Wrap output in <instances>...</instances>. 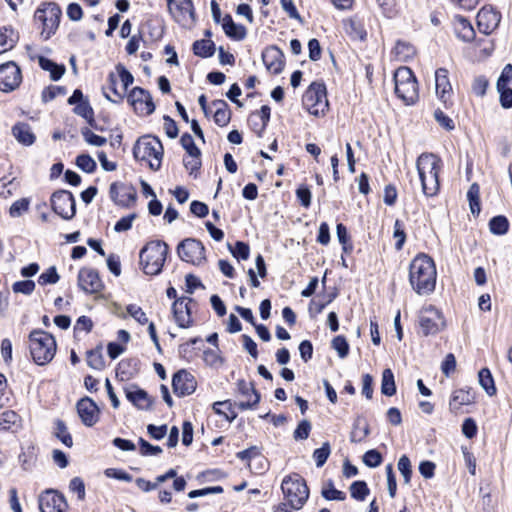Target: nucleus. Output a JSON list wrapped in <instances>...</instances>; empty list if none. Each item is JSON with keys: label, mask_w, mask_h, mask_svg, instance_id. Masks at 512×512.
<instances>
[{"label": "nucleus", "mask_w": 512, "mask_h": 512, "mask_svg": "<svg viewBox=\"0 0 512 512\" xmlns=\"http://www.w3.org/2000/svg\"><path fill=\"white\" fill-rule=\"evenodd\" d=\"M437 271L431 257L418 254L409 266V282L418 295H430L436 286Z\"/></svg>", "instance_id": "f257e3e1"}, {"label": "nucleus", "mask_w": 512, "mask_h": 512, "mask_svg": "<svg viewBox=\"0 0 512 512\" xmlns=\"http://www.w3.org/2000/svg\"><path fill=\"white\" fill-rule=\"evenodd\" d=\"M169 247L164 241L148 242L140 251V265L145 274L157 275L162 271Z\"/></svg>", "instance_id": "f03ea898"}, {"label": "nucleus", "mask_w": 512, "mask_h": 512, "mask_svg": "<svg viewBox=\"0 0 512 512\" xmlns=\"http://www.w3.org/2000/svg\"><path fill=\"white\" fill-rule=\"evenodd\" d=\"M30 354L37 365H46L55 356L57 345L55 338L43 331L33 330L29 335Z\"/></svg>", "instance_id": "7ed1b4c3"}, {"label": "nucleus", "mask_w": 512, "mask_h": 512, "mask_svg": "<svg viewBox=\"0 0 512 512\" xmlns=\"http://www.w3.org/2000/svg\"><path fill=\"white\" fill-rule=\"evenodd\" d=\"M395 93L405 105H413L419 98L418 82L412 70L399 67L394 73Z\"/></svg>", "instance_id": "20e7f679"}, {"label": "nucleus", "mask_w": 512, "mask_h": 512, "mask_svg": "<svg viewBox=\"0 0 512 512\" xmlns=\"http://www.w3.org/2000/svg\"><path fill=\"white\" fill-rule=\"evenodd\" d=\"M281 489L292 509H301L308 500L309 489L305 480L298 474L286 476L282 481Z\"/></svg>", "instance_id": "39448f33"}, {"label": "nucleus", "mask_w": 512, "mask_h": 512, "mask_svg": "<svg viewBox=\"0 0 512 512\" xmlns=\"http://www.w3.org/2000/svg\"><path fill=\"white\" fill-rule=\"evenodd\" d=\"M61 9L55 3L42 4L34 14V20L41 29L44 40L49 39L57 30L60 22Z\"/></svg>", "instance_id": "423d86ee"}, {"label": "nucleus", "mask_w": 512, "mask_h": 512, "mask_svg": "<svg viewBox=\"0 0 512 512\" xmlns=\"http://www.w3.org/2000/svg\"><path fill=\"white\" fill-rule=\"evenodd\" d=\"M133 81V75L122 64H118L116 74L111 72L108 75L109 89L113 92L115 98H111L107 93H104L105 98L112 103H120Z\"/></svg>", "instance_id": "0eeeda50"}, {"label": "nucleus", "mask_w": 512, "mask_h": 512, "mask_svg": "<svg viewBox=\"0 0 512 512\" xmlns=\"http://www.w3.org/2000/svg\"><path fill=\"white\" fill-rule=\"evenodd\" d=\"M303 106L315 116L322 115L328 108L326 88L321 83H312L302 97Z\"/></svg>", "instance_id": "6e6552de"}, {"label": "nucleus", "mask_w": 512, "mask_h": 512, "mask_svg": "<svg viewBox=\"0 0 512 512\" xmlns=\"http://www.w3.org/2000/svg\"><path fill=\"white\" fill-rule=\"evenodd\" d=\"M167 8L171 17L182 27L191 28L196 21L192 0H167Z\"/></svg>", "instance_id": "1a4fd4ad"}, {"label": "nucleus", "mask_w": 512, "mask_h": 512, "mask_svg": "<svg viewBox=\"0 0 512 512\" xmlns=\"http://www.w3.org/2000/svg\"><path fill=\"white\" fill-rule=\"evenodd\" d=\"M133 154L136 160H161L163 146L157 137L146 135L137 140Z\"/></svg>", "instance_id": "9d476101"}, {"label": "nucleus", "mask_w": 512, "mask_h": 512, "mask_svg": "<svg viewBox=\"0 0 512 512\" xmlns=\"http://www.w3.org/2000/svg\"><path fill=\"white\" fill-rule=\"evenodd\" d=\"M419 326L424 336L435 335L444 329L445 321L437 308L428 305L420 310Z\"/></svg>", "instance_id": "9b49d317"}, {"label": "nucleus", "mask_w": 512, "mask_h": 512, "mask_svg": "<svg viewBox=\"0 0 512 512\" xmlns=\"http://www.w3.org/2000/svg\"><path fill=\"white\" fill-rule=\"evenodd\" d=\"M417 170L426 196H434L439 190V162H417Z\"/></svg>", "instance_id": "f8f14e48"}, {"label": "nucleus", "mask_w": 512, "mask_h": 512, "mask_svg": "<svg viewBox=\"0 0 512 512\" xmlns=\"http://www.w3.org/2000/svg\"><path fill=\"white\" fill-rule=\"evenodd\" d=\"M177 253L181 260L193 265H201L205 261V248L194 238L181 241L177 246Z\"/></svg>", "instance_id": "ddd939ff"}, {"label": "nucleus", "mask_w": 512, "mask_h": 512, "mask_svg": "<svg viewBox=\"0 0 512 512\" xmlns=\"http://www.w3.org/2000/svg\"><path fill=\"white\" fill-rule=\"evenodd\" d=\"M51 206L53 211L65 220H70L75 216L76 203L71 192L59 190L51 196Z\"/></svg>", "instance_id": "4468645a"}, {"label": "nucleus", "mask_w": 512, "mask_h": 512, "mask_svg": "<svg viewBox=\"0 0 512 512\" xmlns=\"http://www.w3.org/2000/svg\"><path fill=\"white\" fill-rule=\"evenodd\" d=\"M127 98L134 111L139 115H150L155 110L150 93L141 87H134Z\"/></svg>", "instance_id": "2eb2a0df"}, {"label": "nucleus", "mask_w": 512, "mask_h": 512, "mask_svg": "<svg viewBox=\"0 0 512 512\" xmlns=\"http://www.w3.org/2000/svg\"><path fill=\"white\" fill-rule=\"evenodd\" d=\"M22 81L20 68L14 62L0 65V90L10 92L16 89Z\"/></svg>", "instance_id": "dca6fc26"}, {"label": "nucleus", "mask_w": 512, "mask_h": 512, "mask_svg": "<svg viewBox=\"0 0 512 512\" xmlns=\"http://www.w3.org/2000/svg\"><path fill=\"white\" fill-rule=\"evenodd\" d=\"M240 399L234 405L241 411L254 408L260 401V394L255 390L251 382L239 380L237 383Z\"/></svg>", "instance_id": "f3484780"}, {"label": "nucleus", "mask_w": 512, "mask_h": 512, "mask_svg": "<svg viewBox=\"0 0 512 512\" xmlns=\"http://www.w3.org/2000/svg\"><path fill=\"white\" fill-rule=\"evenodd\" d=\"M78 286L87 294H96L102 291L104 284L98 272L93 268L84 267L78 273Z\"/></svg>", "instance_id": "a211bd4d"}, {"label": "nucleus", "mask_w": 512, "mask_h": 512, "mask_svg": "<svg viewBox=\"0 0 512 512\" xmlns=\"http://www.w3.org/2000/svg\"><path fill=\"white\" fill-rule=\"evenodd\" d=\"M39 508L41 512H66L68 504L62 494L47 490L39 497Z\"/></svg>", "instance_id": "6ab92c4d"}, {"label": "nucleus", "mask_w": 512, "mask_h": 512, "mask_svg": "<svg viewBox=\"0 0 512 512\" xmlns=\"http://www.w3.org/2000/svg\"><path fill=\"white\" fill-rule=\"evenodd\" d=\"M172 387L177 396L184 397L196 390L197 382L190 372L183 369L174 374Z\"/></svg>", "instance_id": "aec40b11"}, {"label": "nucleus", "mask_w": 512, "mask_h": 512, "mask_svg": "<svg viewBox=\"0 0 512 512\" xmlns=\"http://www.w3.org/2000/svg\"><path fill=\"white\" fill-rule=\"evenodd\" d=\"M191 303H193L192 298L181 297L176 299L172 305L175 322L180 328H189L193 324L191 307L189 306Z\"/></svg>", "instance_id": "412c9836"}, {"label": "nucleus", "mask_w": 512, "mask_h": 512, "mask_svg": "<svg viewBox=\"0 0 512 512\" xmlns=\"http://www.w3.org/2000/svg\"><path fill=\"white\" fill-rule=\"evenodd\" d=\"M77 412L84 425L91 427L99 420V408L89 397L80 399L77 403Z\"/></svg>", "instance_id": "4be33fe9"}, {"label": "nucleus", "mask_w": 512, "mask_h": 512, "mask_svg": "<svg viewBox=\"0 0 512 512\" xmlns=\"http://www.w3.org/2000/svg\"><path fill=\"white\" fill-rule=\"evenodd\" d=\"M500 14L492 7H483L477 14V25L483 34H491L500 23Z\"/></svg>", "instance_id": "5701e85b"}, {"label": "nucleus", "mask_w": 512, "mask_h": 512, "mask_svg": "<svg viewBox=\"0 0 512 512\" xmlns=\"http://www.w3.org/2000/svg\"><path fill=\"white\" fill-rule=\"evenodd\" d=\"M475 392L471 388H460L452 392L449 400V410L458 414L463 406L475 403Z\"/></svg>", "instance_id": "b1692460"}, {"label": "nucleus", "mask_w": 512, "mask_h": 512, "mask_svg": "<svg viewBox=\"0 0 512 512\" xmlns=\"http://www.w3.org/2000/svg\"><path fill=\"white\" fill-rule=\"evenodd\" d=\"M266 69L272 74H279L284 67V54L276 46L266 48L262 53Z\"/></svg>", "instance_id": "393cba45"}, {"label": "nucleus", "mask_w": 512, "mask_h": 512, "mask_svg": "<svg viewBox=\"0 0 512 512\" xmlns=\"http://www.w3.org/2000/svg\"><path fill=\"white\" fill-rule=\"evenodd\" d=\"M435 89L440 101L447 103L452 93V86L445 68H439L435 72Z\"/></svg>", "instance_id": "a878e982"}, {"label": "nucleus", "mask_w": 512, "mask_h": 512, "mask_svg": "<svg viewBox=\"0 0 512 512\" xmlns=\"http://www.w3.org/2000/svg\"><path fill=\"white\" fill-rule=\"evenodd\" d=\"M126 398L138 409L148 410L152 401L146 391L133 386L125 389Z\"/></svg>", "instance_id": "bb28decb"}, {"label": "nucleus", "mask_w": 512, "mask_h": 512, "mask_svg": "<svg viewBox=\"0 0 512 512\" xmlns=\"http://www.w3.org/2000/svg\"><path fill=\"white\" fill-rule=\"evenodd\" d=\"M13 136L23 145H32L35 141V135L29 124L20 122L12 128Z\"/></svg>", "instance_id": "cd10ccee"}, {"label": "nucleus", "mask_w": 512, "mask_h": 512, "mask_svg": "<svg viewBox=\"0 0 512 512\" xmlns=\"http://www.w3.org/2000/svg\"><path fill=\"white\" fill-rule=\"evenodd\" d=\"M222 28L225 34L234 40H242L246 36V29L242 25L234 23L228 14L222 19Z\"/></svg>", "instance_id": "c85d7f7f"}, {"label": "nucleus", "mask_w": 512, "mask_h": 512, "mask_svg": "<svg viewBox=\"0 0 512 512\" xmlns=\"http://www.w3.org/2000/svg\"><path fill=\"white\" fill-rule=\"evenodd\" d=\"M214 111V121L217 125L224 127L226 126L231 118V112L228 108V105L223 100H217L213 102Z\"/></svg>", "instance_id": "c756f323"}, {"label": "nucleus", "mask_w": 512, "mask_h": 512, "mask_svg": "<svg viewBox=\"0 0 512 512\" xmlns=\"http://www.w3.org/2000/svg\"><path fill=\"white\" fill-rule=\"evenodd\" d=\"M18 40L17 33L10 27L0 28V54L11 50Z\"/></svg>", "instance_id": "7c9ffc66"}, {"label": "nucleus", "mask_w": 512, "mask_h": 512, "mask_svg": "<svg viewBox=\"0 0 512 512\" xmlns=\"http://www.w3.org/2000/svg\"><path fill=\"white\" fill-rule=\"evenodd\" d=\"M234 407L236 406L230 400L218 401L212 406L216 414L223 416L229 422H232L237 417Z\"/></svg>", "instance_id": "2f4dec72"}, {"label": "nucleus", "mask_w": 512, "mask_h": 512, "mask_svg": "<svg viewBox=\"0 0 512 512\" xmlns=\"http://www.w3.org/2000/svg\"><path fill=\"white\" fill-rule=\"evenodd\" d=\"M87 364L95 370H103L105 368L102 345H98L96 348L87 351Z\"/></svg>", "instance_id": "473e14b6"}, {"label": "nucleus", "mask_w": 512, "mask_h": 512, "mask_svg": "<svg viewBox=\"0 0 512 512\" xmlns=\"http://www.w3.org/2000/svg\"><path fill=\"white\" fill-rule=\"evenodd\" d=\"M39 65L43 70L48 71L50 73V77L54 81L59 80L65 73L64 65H58L45 57L39 58Z\"/></svg>", "instance_id": "72a5a7b5"}, {"label": "nucleus", "mask_w": 512, "mask_h": 512, "mask_svg": "<svg viewBox=\"0 0 512 512\" xmlns=\"http://www.w3.org/2000/svg\"><path fill=\"white\" fill-rule=\"evenodd\" d=\"M479 384L489 396H494L497 392L494 379L488 368H482L478 373Z\"/></svg>", "instance_id": "f704fd0d"}, {"label": "nucleus", "mask_w": 512, "mask_h": 512, "mask_svg": "<svg viewBox=\"0 0 512 512\" xmlns=\"http://www.w3.org/2000/svg\"><path fill=\"white\" fill-rule=\"evenodd\" d=\"M120 197L118 205L123 207H130L137 198V191L131 185L120 184Z\"/></svg>", "instance_id": "c9c22d12"}, {"label": "nucleus", "mask_w": 512, "mask_h": 512, "mask_svg": "<svg viewBox=\"0 0 512 512\" xmlns=\"http://www.w3.org/2000/svg\"><path fill=\"white\" fill-rule=\"evenodd\" d=\"M456 32L463 41H472L475 37V31L471 23L465 18L460 17L457 21Z\"/></svg>", "instance_id": "e433bc0d"}, {"label": "nucleus", "mask_w": 512, "mask_h": 512, "mask_svg": "<svg viewBox=\"0 0 512 512\" xmlns=\"http://www.w3.org/2000/svg\"><path fill=\"white\" fill-rule=\"evenodd\" d=\"M381 392L386 396H393L396 393L394 374L391 369H385L382 373Z\"/></svg>", "instance_id": "4c0bfd02"}, {"label": "nucleus", "mask_w": 512, "mask_h": 512, "mask_svg": "<svg viewBox=\"0 0 512 512\" xmlns=\"http://www.w3.org/2000/svg\"><path fill=\"white\" fill-rule=\"evenodd\" d=\"M508 227L509 223L505 216H495L489 221L490 231L495 235L506 234L508 231Z\"/></svg>", "instance_id": "58836bf2"}, {"label": "nucleus", "mask_w": 512, "mask_h": 512, "mask_svg": "<svg viewBox=\"0 0 512 512\" xmlns=\"http://www.w3.org/2000/svg\"><path fill=\"white\" fill-rule=\"evenodd\" d=\"M215 45L211 40H200L193 44V51L196 55L201 57H210L213 55Z\"/></svg>", "instance_id": "ea45409f"}, {"label": "nucleus", "mask_w": 512, "mask_h": 512, "mask_svg": "<svg viewBox=\"0 0 512 512\" xmlns=\"http://www.w3.org/2000/svg\"><path fill=\"white\" fill-rule=\"evenodd\" d=\"M55 435L56 437L67 447H72L73 440L72 436L67 430L65 423L62 420H57L55 423Z\"/></svg>", "instance_id": "a19ab883"}, {"label": "nucleus", "mask_w": 512, "mask_h": 512, "mask_svg": "<svg viewBox=\"0 0 512 512\" xmlns=\"http://www.w3.org/2000/svg\"><path fill=\"white\" fill-rule=\"evenodd\" d=\"M467 198L472 214L480 213V202H479V186L474 183L470 186L467 192Z\"/></svg>", "instance_id": "79ce46f5"}, {"label": "nucleus", "mask_w": 512, "mask_h": 512, "mask_svg": "<svg viewBox=\"0 0 512 512\" xmlns=\"http://www.w3.org/2000/svg\"><path fill=\"white\" fill-rule=\"evenodd\" d=\"M351 496L358 500H365L366 496L369 494V488L364 481H355L350 486Z\"/></svg>", "instance_id": "37998d69"}, {"label": "nucleus", "mask_w": 512, "mask_h": 512, "mask_svg": "<svg viewBox=\"0 0 512 512\" xmlns=\"http://www.w3.org/2000/svg\"><path fill=\"white\" fill-rule=\"evenodd\" d=\"M30 201L27 198L19 199L12 203L9 208V215L12 218H18L29 209Z\"/></svg>", "instance_id": "c03bdc74"}, {"label": "nucleus", "mask_w": 512, "mask_h": 512, "mask_svg": "<svg viewBox=\"0 0 512 512\" xmlns=\"http://www.w3.org/2000/svg\"><path fill=\"white\" fill-rule=\"evenodd\" d=\"M398 470L403 476L404 483L409 484L412 477V469L410 459L406 455H402L398 461Z\"/></svg>", "instance_id": "a18cd8bd"}, {"label": "nucleus", "mask_w": 512, "mask_h": 512, "mask_svg": "<svg viewBox=\"0 0 512 512\" xmlns=\"http://www.w3.org/2000/svg\"><path fill=\"white\" fill-rule=\"evenodd\" d=\"M332 348L335 349L340 358L347 357L349 353V344L344 336H336L331 342Z\"/></svg>", "instance_id": "49530a36"}, {"label": "nucleus", "mask_w": 512, "mask_h": 512, "mask_svg": "<svg viewBox=\"0 0 512 512\" xmlns=\"http://www.w3.org/2000/svg\"><path fill=\"white\" fill-rule=\"evenodd\" d=\"M19 420L17 413L11 410L4 411L0 414V429L8 430Z\"/></svg>", "instance_id": "de8ad7c7"}, {"label": "nucleus", "mask_w": 512, "mask_h": 512, "mask_svg": "<svg viewBox=\"0 0 512 512\" xmlns=\"http://www.w3.org/2000/svg\"><path fill=\"white\" fill-rule=\"evenodd\" d=\"M232 255L238 260H247L250 255L249 245L242 241H237L235 246L232 248L229 246Z\"/></svg>", "instance_id": "09e8293b"}, {"label": "nucleus", "mask_w": 512, "mask_h": 512, "mask_svg": "<svg viewBox=\"0 0 512 512\" xmlns=\"http://www.w3.org/2000/svg\"><path fill=\"white\" fill-rule=\"evenodd\" d=\"M74 112L77 115L83 117L85 120H87L89 124H92V122L94 121V112L88 100L75 105Z\"/></svg>", "instance_id": "8fccbe9b"}, {"label": "nucleus", "mask_w": 512, "mask_h": 512, "mask_svg": "<svg viewBox=\"0 0 512 512\" xmlns=\"http://www.w3.org/2000/svg\"><path fill=\"white\" fill-rule=\"evenodd\" d=\"M330 452L331 450L328 442L323 443L322 447L313 452V459L315 460L317 467H322L325 464Z\"/></svg>", "instance_id": "3c124183"}, {"label": "nucleus", "mask_w": 512, "mask_h": 512, "mask_svg": "<svg viewBox=\"0 0 512 512\" xmlns=\"http://www.w3.org/2000/svg\"><path fill=\"white\" fill-rule=\"evenodd\" d=\"M382 460V455L375 449L368 450L363 455L364 464L370 468L378 467L381 465Z\"/></svg>", "instance_id": "603ef678"}, {"label": "nucleus", "mask_w": 512, "mask_h": 512, "mask_svg": "<svg viewBox=\"0 0 512 512\" xmlns=\"http://www.w3.org/2000/svg\"><path fill=\"white\" fill-rule=\"evenodd\" d=\"M394 53L401 61H406L408 58L413 56L414 49L411 45L404 43V42H398L396 46L394 47Z\"/></svg>", "instance_id": "864d4df0"}, {"label": "nucleus", "mask_w": 512, "mask_h": 512, "mask_svg": "<svg viewBox=\"0 0 512 512\" xmlns=\"http://www.w3.org/2000/svg\"><path fill=\"white\" fill-rule=\"evenodd\" d=\"M59 275L54 266L48 268L45 272H43L39 278L38 283L42 286L47 284H55L59 281Z\"/></svg>", "instance_id": "5fc2aeb1"}, {"label": "nucleus", "mask_w": 512, "mask_h": 512, "mask_svg": "<svg viewBox=\"0 0 512 512\" xmlns=\"http://www.w3.org/2000/svg\"><path fill=\"white\" fill-rule=\"evenodd\" d=\"M369 434L368 425L360 426V422L357 421L354 423L353 430L350 435L351 442H361L363 441Z\"/></svg>", "instance_id": "6e6d98bb"}, {"label": "nucleus", "mask_w": 512, "mask_h": 512, "mask_svg": "<svg viewBox=\"0 0 512 512\" xmlns=\"http://www.w3.org/2000/svg\"><path fill=\"white\" fill-rule=\"evenodd\" d=\"M393 237L396 239L395 248L401 250L406 240V233L403 223L398 219L394 223Z\"/></svg>", "instance_id": "4d7b16f0"}, {"label": "nucleus", "mask_w": 512, "mask_h": 512, "mask_svg": "<svg viewBox=\"0 0 512 512\" xmlns=\"http://www.w3.org/2000/svg\"><path fill=\"white\" fill-rule=\"evenodd\" d=\"M181 145L182 147L187 151V153L189 154V156L191 157H198L199 154H200V150L196 147V145L194 144V140L192 138L191 135L189 134H184L182 137H181Z\"/></svg>", "instance_id": "13d9d810"}, {"label": "nucleus", "mask_w": 512, "mask_h": 512, "mask_svg": "<svg viewBox=\"0 0 512 512\" xmlns=\"http://www.w3.org/2000/svg\"><path fill=\"white\" fill-rule=\"evenodd\" d=\"M13 292L30 295L35 289V283L32 280L17 281L12 286Z\"/></svg>", "instance_id": "bf43d9fd"}, {"label": "nucleus", "mask_w": 512, "mask_h": 512, "mask_svg": "<svg viewBox=\"0 0 512 512\" xmlns=\"http://www.w3.org/2000/svg\"><path fill=\"white\" fill-rule=\"evenodd\" d=\"M385 470H386V476H387V487H388L389 496L391 498H394L396 496V492H397V482H396V476L394 474L392 464H388L385 467Z\"/></svg>", "instance_id": "052dcab7"}, {"label": "nucleus", "mask_w": 512, "mask_h": 512, "mask_svg": "<svg viewBox=\"0 0 512 512\" xmlns=\"http://www.w3.org/2000/svg\"><path fill=\"white\" fill-rule=\"evenodd\" d=\"M127 313L133 317L138 323L144 325L148 322V318L146 313L142 310L140 306L135 304H130L126 308Z\"/></svg>", "instance_id": "680f3d73"}, {"label": "nucleus", "mask_w": 512, "mask_h": 512, "mask_svg": "<svg viewBox=\"0 0 512 512\" xmlns=\"http://www.w3.org/2000/svg\"><path fill=\"white\" fill-rule=\"evenodd\" d=\"M139 450L141 455L143 456H152V455H158L162 453V449L160 446H154L144 440L143 438L139 439Z\"/></svg>", "instance_id": "e2e57ef3"}, {"label": "nucleus", "mask_w": 512, "mask_h": 512, "mask_svg": "<svg viewBox=\"0 0 512 512\" xmlns=\"http://www.w3.org/2000/svg\"><path fill=\"white\" fill-rule=\"evenodd\" d=\"M69 489L71 492L76 493L79 500L85 499V484L80 477H74L69 483Z\"/></svg>", "instance_id": "0e129e2a"}, {"label": "nucleus", "mask_w": 512, "mask_h": 512, "mask_svg": "<svg viewBox=\"0 0 512 512\" xmlns=\"http://www.w3.org/2000/svg\"><path fill=\"white\" fill-rule=\"evenodd\" d=\"M311 424L308 420H302L294 431L295 440H305L309 437Z\"/></svg>", "instance_id": "69168bd1"}, {"label": "nucleus", "mask_w": 512, "mask_h": 512, "mask_svg": "<svg viewBox=\"0 0 512 512\" xmlns=\"http://www.w3.org/2000/svg\"><path fill=\"white\" fill-rule=\"evenodd\" d=\"M296 196L303 207L308 208L311 205V191L306 185L297 188Z\"/></svg>", "instance_id": "338daca9"}, {"label": "nucleus", "mask_w": 512, "mask_h": 512, "mask_svg": "<svg viewBox=\"0 0 512 512\" xmlns=\"http://www.w3.org/2000/svg\"><path fill=\"white\" fill-rule=\"evenodd\" d=\"M497 91L500 94V103L501 106L505 109H509L512 107V89L508 86H504L502 88H497Z\"/></svg>", "instance_id": "774afa93"}]
</instances>
